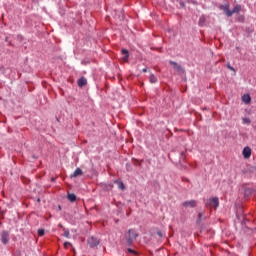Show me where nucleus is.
I'll return each instance as SVG.
<instances>
[{
	"label": "nucleus",
	"instance_id": "1",
	"mask_svg": "<svg viewBox=\"0 0 256 256\" xmlns=\"http://www.w3.org/2000/svg\"><path fill=\"white\" fill-rule=\"evenodd\" d=\"M206 207H214V209H217L219 207V198L213 197L205 202Z\"/></svg>",
	"mask_w": 256,
	"mask_h": 256
},
{
	"label": "nucleus",
	"instance_id": "2",
	"mask_svg": "<svg viewBox=\"0 0 256 256\" xmlns=\"http://www.w3.org/2000/svg\"><path fill=\"white\" fill-rule=\"evenodd\" d=\"M137 232L133 229L128 230L127 243L131 245L137 239Z\"/></svg>",
	"mask_w": 256,
	"mask_h": 256
},
{
	"label": "nucleus",
	"instance_id": "3",
	"mask_svg": "<svg viewBox=\"0 0 256 256\" xmlns=\"http://www.w3.org/2000/svg\"><path fill=\"white\" fill-rule=\"evenodd\" d=\"M1 241L3 245H7L9 243V232L3 231L1 234Z\"/></svg>",
	"mask_w": 256,
	"mask_h": 256
},
{
	"label": "nucleus",
	"instance_id": "4",
	"mask_svg": "<svg viewBox=\"0 0 256 256\" xmlns=\"http://www.w3.org/2000/svg\"><path fill=\"white\" fill-rule=\"evenodd\" d=\"M88 245H89V247H97V245H99V241L95 237H90L88 239Z\"/></svg>",
	"mask_w": 256,
	"mask_h": 256
},
{
	"label": "nucleus",
	"instance_id": "5",
	"mask_svg": "<svg viewBox=\"0 0 256 256\" xmlns=\"http://www.w3.org/2000/svg\"><path fill=\"white\" fill-rule=\"evenodd\" d=\"M220 9L226 13L227 17H231L233 15V12L229 10V4L222 5Z\"/></svg>",
	"mask_w": 256,
	"mask_h": 256
},
{
	"label": "nucleus",
	"instance_id": "6",
	"mask_svg": "<svg viewBox=\"0 0 256 256\" xmlns=\"http://www.w3.org/2000/svg\"><path fill=\"white\" fill-rule=\"evenodd\" d=\"M170 65H173V68L178 71V73H183V67H181L177 62L170 61Z\"/></svg>",
	"mask_w": 256,
	"mask_h": 256
},
{
	"label": "nucleus",
	"instance_id": "7",
	"mask_svg": "<svg viewBox=\"0 0 256 256\" xmlns=\"http://www.w3.org/2000/svg\"><path fill=\"white\" fill-rule=\"evenodd\" d=\"M242 155H243L244 159H249V157H251V148L245 147L243 149Z\"/></svg>",
	"mask_w": 256,
	"mask_h": 256
},
{
	"label": "nucleus",
	"instance_id": "8",
	"mask_svg": "<svg viewBox=\"0 0 256 256\" xmlns=\"http://www.w3.org/2000/svg\"><path fill=\"white\" fill-rule=\"evenodd\" d=\"M184 207H197V201L195 200H189V201H185L183 203Z\"/></svg>",
	"mask_w": 256,
	"mask_h": 256
},
{
	"label": "nucleus",
	"instance_id": "9",
	"mask_svg": "<svg viewBox=\"0 0 256 256\" xmlns=\"http://www.w3.org/2000/svg\"><path fill=\"white\" fill-rule=\"evenodd\" d=\"M80 175H83V170H81V168H77L73 174H71V178H75V177H79Z\"/></svg>",
	"mask_w": 256,
	"mask_h": 256
},
{
	"label": "nucleus",
	"instance_id": "10",
	"mask_svg": "<svg viewBox=\"0 0 256 256\" xmlns=\"http://www.w3.org/2000/svg\"><path fill=\"white\" fill-rule=\"evenodd\" d=\"M122 55H124V57L122 58V61L124 62L129 61V51L127 49L122 50Z\"/></svg>",
	"mask_w": 256,
	"mask_h": 256
},
{
	"label": "nucleus",
	"instance_id": "11",
	"mask_svg": "<svg viewBox=\"0 0 256 256\" xmlns=\"http://www.w3.org/2000/svg\"><path fill=\"white\" fill-rule=\"evenodd\" d=\"M243 103H246V105H249L251 103V96L249 94H245L242 96Z\"/></svg>",
	"mask_w": 256,
	"mask_h": 256
},
{
	"label": "nucleus",
	"instance_id": "12",
	"mask_svg": "<svg viewBox=\"0 0 256 256\" xmlns=\"http://www.w3.org/2000/svg\"><path fill=\"white\" fill-rule=\"evenodd\" d=\"M87 85V79L85 77H82L78 80V87H85Z\"/></svg>",
	"mask_w": 256,
	"mask_h": 256
},
{
	"label": "nucleus",
	"instance_id": "13",
	"mask_svg": "<svg viewBox=\"0 0 256 256\" xmlns=\"http://www.w3.org/2000/svg\"><path fill=\"white\" fill-rule=\"evenodd\" d=\"M67 199L68 201H70V203H75V201H77V196L75 194H68L67 195Z\"/></svg>",
	"mask_w": 256,
	"mask_h": 256
},
{
	"label": "nucleus",
	"instance_id": "14",
	"mask_svg": "<svg viewBox=\"0 0 256 256\" xmlns=\"http://www.w3.org/2000/svg\"><path fill=\"white\" fill-rule=\"evenodd\" d=\"M114 183L118 184V189H121V191H125V184H123V181L114 180Z\"/></svg>",
	"mask_w": 256,
	"mask_h": 256
},
{
	"label": "nucleus",
	"instance_id": "15",
	"mask_svg": "<svg viewBox=\"0 0 256 256\" xmlns=\"http://www.w3.org/2000/svg\"><path fill=\"white\" fill-rule=\"evenodd\" d=\"M239 11H241V6L240 5H237L233 8V10L231 11L232 15L234 13H239Z\"/></svg>",
	"mask_w": 256,
	"mask_h": 256
},
{
	"label": "nucleus",
	"instance_id": "16",
	"mask_svg": "<svg viewBox=\"0 0 256 256\" xmlns=\"http://www.w3.org/2000/svg\"><path fill=\"white\" fill-rule=\"evenodd\" d=\"M149 81H150V83H157V77H155L154 74H151L149 76Z\"/></svg>",
	"mask_w": 256,
	"mask_h": 256
},
{
	"label": "nucleus",
	"instance_id": "17",
	"mask_svg": "<svg viewBox=\"0 0 256 256\" xmlns=\"http://www.w3.org/2000/svg\"><path fill=\"white\" fill-rule=\"evenodd\" d=\"M242 121L245 125H251V119L249 118H243Z\"/></svg>",
	"mask_w": 256,
	"mask_h": 256
},
{
	"label": "nucleus",
	"instance_id": "18",
	"mask_svg": "<svg viewBox=\"0 0 256 256\" xmlns=\"http://www.w3.org/2000/svg\"><path fill=\"white\" fill-rule=\"evenodd\" d=\"M205 23V16H201L199 19V25L203 27V24Z\"/></svg>",
	"mask_w": 256,
	"mask_h": 256
},
{
	"label": "nucleus",
	"instance_id": "19",
	"mask_svg": "<svg viewBox=\"0 0 256 256\" xmlns=\"http://www.w3.org/2000/svg\"><path fill=\"white\" fill-rule=\"evenodd\" d=\"M38 235H39V237H43V235H45V229H39Z\"/></svg>",
	"mask_w": 256,
	"mask_h": 256
},
{
	"label": "nucleus",
	"instance_id": "20",
	"mask_svg": "<svg viewBox=\"0 0 256 256\" xmlns=\"http://www.w3.org/2000/svg\"><path fill=\"white\" fill-rule=\"evenodd\" d=\"M203 212H200L199 214H198V223H200V221H201V218L203 217Z\"/></svg>",
	"mask_w": 256,
	"mask_h": 256
},
{
	"label": "nucleus",
	"instance_id": "21",
	"mask_svg": "<svg viewBox=\"0 0 256 256\" xmlns=\"http://www.w3.org/2000/svg\"><path fill=\"white\" fill-rule=\"evenodd\" d=\"M64 237H66L67 239H69V231H65V232H64Z\"/></svg>",
	"mask_w": 256,
	"mask_h": 256
},
{
	"label": "nucleus",
	"instance_id": "22",
	"mask_svg": "<svg viewBox=\"0 0 256 256\" xmlns=\"http://www.w3.org/2000/svg\"><path fill=\"white\" fill-rule=\"evenodd\" d=\"M157 236H158V237H163V232L158 231V232H157Z\"/></svg>",
	"mask_w": 256,
	"mask_h": 256
},
{
	"label": "nucleus",
	"instance_id": "23",
	"mask_svg": "<svg viewBox=\"0 0 256 256\" xmlns=\"http://www.w3.org/2000/svg\"><path fill=\"white\" fill-rule=\"evenodd\" d=\"M127 171H131V164H126Z\"/></svg>",
	"mask_w": 256,
	"mask_h": 256
},
{
	"label": "nucleus",
	"instance_id": "24",
	"mask_svg": "<svg viewBox=\"0 0 256 256\" xmlns=\"http://www.w3.org/2000/svg\"><path fill=\"white\" fill-rule=\"evenodd\" d=\"M227 67L230 69V71H235V68H233L231 65H228Z\"/></svg>",
	"mask_w": 256,
	"mask_h": 256
},
{
	"label": "nucleus",
	"instance_id": "25",
	"mask_svg": "<svg viewBox=\"0 0 256 256\" xmlns=\"http://www.w3.org/2000/svg\"><path fill=\"white\" fill-rule=\"evenodd\" d=\"M128 253H135V251L133 249L129 248Z\"/></svg>",
	"mask_w": 256,
	"mask_h": 256
},
{
	"label": "nucleus",
	"instance_id": "26",
	"mask_svg": "<svg viewBox=\"0 0 256 256\" xmlns=\"http://www.w3.org/2000/svg\"><path fill=\"white\" fill-rule=\"evenodd\" d=\"M68 245H70L69 242H65V243H64V246H65V247H67Z\"/></svg>",
	"mask_w": 256,
	"mask_h": 256
},
{
	"label": "nucleus",
	"instance_id": "27",
	"mask_svg": "<svg viewBox=\"0 0 256 256\" xmlns=\"http://www.w3.org/2000/svg\"><path fill=\"white\" fill-rule=\"evenodd\" d=\"M180 5H181L182 7H185V3H184V2H180Z\"/></svg>",
	"mask_w": 256,
	"mask_h": 256
},
{
	"label": "nucleus",
	"instance_id": "28",
	"mask_svg": "<svg viewBox=\"0 0 256 256\" xmlns=\"http://www.w3.org/2000/svg\"><path fill=\"white\" fill-rule=\"evenodd\" d=\"M142 71L143 73H147V68H144Z\"/></svg>",
	"mask_w": 256,
	"mask_h": 256
},
{
	"label": "nucleus",
	"instance_id": "29",
	"mask_svg": "<svg viewBox=\"0 0 256 256\" xmlns=\"http://www.w3.org/2000/svg\"><path fill=\"white\" fill-rule=\"evenodd\" d=\"M37 201H38V203H39V201H41V199H38Z\"/></svg>",
	"mask_w": 256,
	"mask_h": 256
},
{
	"label": "nucleus",
	"instance_id": "30",
	"mask_svg": "<svg viewBox=\"0 0 256 256\" xmlns=\"http://www.w3.org/2000/svg\"><path fill=\"white\" fill-rule=\"evenodd\" d=\"M254 171H256V167H254Z\"/></svg>",
	"mask_w": 256,
	"mask_h": 256
}]
</instances>
